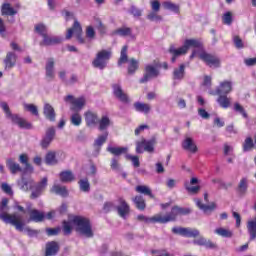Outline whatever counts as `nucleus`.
I'll list each match as a JSON object with an SVG mask.
<instances>
[{
    "label": "nucleus",
    "instance_id": "f257e3e1",
    "mask_svg": "<svg viewBox=\"0 0 256 256\" xmlns=\"http://www.w3.org/2000/svg\"><path fill=\"white\" fill-rule=\"evenodd\" d=\"M73 225L76 227V232L79 233V235L87 237V239H91V237H93V228L91 227V221H89L88 218L83 216H74L72 218V222L63 221L62 229L64 235H71Z\"/></svg>",
    "mask_w": 256,
    "mask_h": 256
},
{
    "label": "nucleus",
    "instance_id": "f03ea898",
    "mask_svg": "<svg viewBox=\"0 0 256 256\" xmlns=\"http://www.w3.org/2000/svg\"><path fill=\"white\" fill-rule=\"evenodd\" d=\"M9 199L3 198L0 202V219L8 225H13L17 231H23L25 220L21 214H9Z\"/></svg>",
    "mask_w": 256,
    "mask_h": 256
},
{
    "label": "nucleus",
    "instance_id": "7ed1b4c3",
    "mask_svg": "<svg viewBox=\"0 0 256 256\" xmlns=\"http://www.w3.org/2000/svg\"><path fill=\"white\" fill-rule=\"evenodd\" d=\"M0 107L4 111L6 118L10 119L14 125H18L20 129H32L33 126L25 118L18 114L11 113V109H9V104H7V102H0Z\"/></svg>",
    "mask_w": 256,
    "mask_h": 256
},
{
    "label": "nucleus",
    "instance_id": "20e7f679",
    "mask_svg": "<svg viewBox=\"0 0 256 256\" xmlns=\"http://www.w3.org/2000/svg\"><path fill=\"white\" fill-rule=\"evenodd\" d=\"M112 52L111 50H101L96 54V57L92 61V66L95 69H100L103 71L105 67H107V63H109V59H111Z\"/></svg>",
    "mask_w": 256,
    "mask_h": 256
},
{
    "label": "nucleus",
    "instance_id": "39448f33",
    "mask_svg": "<svg viewBox=\"0 0 256 256\" xmlns=\"http://www.w3.org/2000/svg\"><path fill=\"white\" fill-rule=\"evenodd\" d=\"M191 214V208H183L180 206H174L172 207L171 211L166 214L165 216H162L163 223H171V221H177V217L181 215H189Z\"/></svg>",
    "mask_w": 256,
    "mask_h": 256
},
{
    "label": "nucleus",
    "instance_id": "423d86ee",
    "mask_svg": "<svg viewBox=\"0 0 256 256\" xmlns=\"http://www.w3.org/2000/svg\"><path fill=\"white\" fill-rule=\"evenodd\" d=\"M64 101L66 103H70L71 106V111H75L76 113H79L84 107L87 101L85 100V97H79V98H74L73 95H67L64 98Z\"/></svg>",
    "mask_w": 256,
    "mask_h": 256
},
{
    "label": "nucleus",
    "instance_id": "0eeeda50",
    "mask_svg": "<svg viewBox=\"0 0 256 256\" xmlns=\"http://www.w3.org/2000/svg\"><path fill=\"white\" fill-rule=\"evenodd\" d=\"M47 177H44L40 182L32 184L31 188V199H38V197H41L43 195V191L47 189Z\"/></svg>",
    "mask_w": 256,
    "mask_h": 256
},
{
    "label": "nucleus",
    "instance_id": "6e6552de",
    "mask_svg": "<svg viewBox=\"0 0 256 256\" xmlns=\"http://www.w3.org/2000/svg\"><path fill=\"white\" fill-rule=\"evenodd\" d=\"M81 33H83V28H81V24H79L78 21H75L73 27L68 29V32L66 34V39H71V37H73V34H74L76 35L78 42L81 45H83V43H85V39L81 37Z\"/></svg>",
    "mask_w": 256,
    "mask_h": 256
},
{
    "label": "nucleus",
    "instance_id": "1a4fd4ad",
    "mask_svg": "<svg viewBox=\"0 0 256 256\" xmlns=\"http://www.w3.org/2000/svg\"><path fill=\"white\" fill-rule=\"evenodd\" d=\"M45 77L48 82L55 81V58H48L46 60Z\"/></svg>",
    "mask_w": 256,
    "mask_h": 256
},
{
    "label": "nucleus",
    "instance_id": "9d476101",
    "mask_svg": "<svg viewBox=\"0 0 256 256\" xmlns=\"http://www.w3.org/2000/svg\"><path fill=\"white\" fill-rule=\"evenodd\" d=\"M172 233L181 235L182 237H199V230L193 228L174 227Z\"/></svg>",
    "mask_w": 256,
    "mask_h": 256
},
{
    "label": "nucleus",
    "instance_id": "9b49d317",
    "mask_svg": "<svg viewBox=\"0 0 256 256\" xmlns=\"http://www.w3.org/2000/svg\"><path fill=\"white\" fill-rule=\"evenodd\" d=\"M200 59H202V61H204L208 67H220L221 65V60H219V57L207 52L201 53Z\"/></svg>",
    "mask_w": 256,
    "mask_h": 256
},
{
    "label": "nucleus",
    "instance_id": "f8f14e48",
    "mask_svg": "<svg viewBox=\"0 0 256 256\" xmlns=\"http://www.w3.org/2000/svg\"><path fill=\"white\" fill-rule=\"evenodd\" d=\"M116 211L122 219H127V215L131 212V207L127 204V201L123 198L118 199V205L116 206Z\"/></svg>",
    "mask_w": 256,
    "mask_h": 256
},
{
    "label": "nucleus",
    "instance_id": "ddd939ff",
    "mask_svg": "<svg viewBox=\"0 0 256 256\" xmlns=\"http://www.w3.org/2000/svg\"><path fill=\"white\" fill-rule=\"evenodd\" d=\"M201 47V41L197 39H186L184 41V48L186 49V52H188L189 49H193L190 59L195 58V55H197V49H201Z\"/></svg>",
    "mask_w": 256,
    "mask_h": 256
},
{
    "label": "nucleus",
    "instance_id": "4468645a",
    "mask_svg": "<svg viewBox=\"0 0 256 256\" xmlns=\"http://www.w3.org/2000/svg\"><path fill=\"white\" fill-rule=\"evenodd\" d=\"M155 77H159V70L151 64L146 65L145 73L144 76L140 79V83H147V81Z\"/></svg>",
    "mask_w": 256,
    "mask_h": 256
},
{
    "label": "nucleus",
    "instance_id": "2eb2a0df",
    "mask_svg": "<svg viewBox=\"0 0 256 256\" xmlns=\"http://www.w3.org/2000/svg\"><path fill=\"white\" fill-rule=\"evenodd\" d=\"M53 139H55V128L51 127L46 130V134L40 142L42 149H48L49 145L53 142Z\"/></svg>",
    "mask_w": 256,
    "mask_h": 256
},
{
    "label": "nucleus",
    "instance_id": "dca6fc26",
    "mask_svg": "<svg viewBox=\"0 0 256 256\" xmlns=\"http://www.w3.org/2000/svg\"><path fill=\"white\" fill-rule=\"evenodd\" d=\"M233 91V82L224 80L220 82L219 86L216 89L217 95H229Z\"/></svg>",
    "mask_w": 256,
    "mask_h": 256
},
{
    "label": "nucleus",
    "instance_id": "f3484780",
    "mask_svg": "<svg viewBox=\"0 0 256 256\" xmlns=\"http://www.w3.org/2000/svg\"><path fill=\"white\" fill-rule=\"evenodd\" d=\"M168 53H170L172 56L171 63H175L178 57H181V55H186L187 50L185 49V46L176 48L173 44H171L168 49Z\"/></svg>",
    "mask_w": 256,
    "mask_h": 256
},
{
    "label": "nucleus",
    "instance_id": "a211bd4d",
    "mask_svg": "<svg viewBox=\"0 0 256 256\" xmlns=\"http://www.w3.org/2000/svg\"><path fill=\"white\" fill-rule=\"evenodd\" d=\"M113 95L116 99H119L121 103H129V96L125 92H123V88L119 84L112 85Z\"/></svg>",
    "mask_w": 256,
    "mask_h": 256
},
{
    "label": "nucleus",
    "instance_id": "6ab92c4d",
    "mask_svg": "<svg viewBox=\"0 0 256 256\" xmlns=\"http://www.w3.org/2000/svg\"><path fill=\"white\" fill-rule=\"evenodd\" d=\"M84 117L87 127H95L99 123V115L96 112L88 110L84 113Z\"/></svg>",
    "mask_w": 256,
    "mask_h": 256
},
{
    "label": "nucleus",
    "instance_id": "aec40b11",
    "mask_svg": "<svg viewBox=\"0 0 256 256\" xmlns=\"http://www.w3.org/2000/svg\"><path fill=\"white\" fill-rule=\"evenodd\" d=\"M138 221H144V223H160L164 225L163 222V214L159 213L152 217H147L145 215H138L137 216Z\"/></svg>",
    "mask_w": 256,
    "mask_h": 256
},
{
    "label": "nucleus",
    "instance_id": "412c9836",
    "mask_svg": "<svg viewBox=\"0 0 256 256\" xmlns=\"http://www.w3.org/2000/svg\"><path fill=\"white\" fill-rule=\"evenodd\" d=\"M3 62L6 71L13 69L17 63V54L14 52H8Z\"/></svg>",
    "mask_w": 256,
    "mask_h": 256
},
{
    "label": "nucleus",
    "instance_id": "4be33fe9",
    "mask_svg": "<svg viewBox=\"0 0 256 256\" xmlns=\"http://www.w3.org/2000/svg\"><path fill=\"white\" fill-rule=\"evenodd\" d=\"M6 167L9 169L12 175H17V173H23V168L21 165L13 160V158H8L6 160Z\"/></svg>",
    "mask_w": 256,
    "mask_h": 256
},
{
    "label": "nucleus",
    "instance_id": "5701e85b",
    "mask_svg": "<svg viewBox=\"0 0 256 256\" xmlns=\"http://www.w3.org/2000/svg\"><path fill=\"white\" fill-rule=\"evenodd\" d=\"M62 41H63V38L61 36L46 35V37L43 38V41L40 43V45L51 47L53 45H59V43H62Z\"/></svg>",
    "mask_w": 256,
    "mask_h": 256
},
{
    "label": "nucleus",
    "instance_id": "b1692460",
    "mask_svg": "<svg viewBox=\"0 0 256 256\" xmlns=\"http://www.w3.org/2000/svg\"><path fill=\"white\" fill-rule=\"evenodd\" d=\"M194 245H199L200 247H206V249H216L217 245L211 240H207L205 237H199L193 241Z\"/></svg>",
    "mask_w": 256,
    "mask_h": 256
},
{
    "label": "nucleus",
    "instance_id": "393cba45",
    "mask_svg": "<svg viewBox=\"0 0 256 256\" xmlns=\"http://www.w3.org/2000/svg\"><path fill=\"white\" fill-rule=\"evenodd\" d=\"M59 253V244L55 241L48 242L46 244L45 256H54Z\"/></svg>",
    "mask_w": 256,
    "mask_h": 256
},
{
    "label": "nucleus",
    "instance_id": "a878e982",
    "mask_svg": "<svg viewBox=\"0 0 256 256\" xmlns=\"http://www.w3.org/2000/svg\"><path fill=\"white\" fill-rule=\"evenodd\" d=\"M113 125V122L111 121V118H109L107 115H103L100 120H98V129L99 131H106V129H109Z\"/></svg>",
    "mask_w": 256,
    "mask_h": 256
},
{
    "label": "nucleus",
    "instance_id": "bb28decb",
    "mask_svg": "<svg viewBox=\"0 0 256 256\" xmlns=\"http://www.w3.org/2000/svg\"><path fill=\"white\" fill-rule=\"evenodd\" d=\"M43 113L46 119H48V121H55V117H56L55 109L53 108V106H51V104L49 103L44 104Z\"/></svg>",
    "mask_w": 256,
    "mask_h": 256
},
{
    "label": "nucleus",
    "instance_id": "cd10ccee",
    "mask_svg": "<svg viewBox=\"0 0 256 256\" xmlns=\"http://www.w3.org/2000/svg\"><path fill=\"white\" fill-rule=\"evenodd\" d=\"M182 148L185 151H189L190 153H195L197 151V145L195 144V142H193L192 138H186L182 142Z\"/></svg>",
    "mask_w": 256,
    "mask_h": 256
},
{
    "label": "nucleus",
    "instance_id": "c85d7f7f",
    "mask_svg": "<svg viewBox=\"0 0 256 256\" xmlns=\"http://www.w3.org/2000/svg\"><path fill=\"white\" fill-rule=\"evenodd\" d=\"M196 205L198 208H200L201 211H204V213H209V211H215L217 209V204L215 202L207 204H202L201 200L196 199Z\"/></svg>",
    "mask_w": 256,
    "mask_h": 256
},
{
    "label": "nucleus",
    "instance_id": "c756f323",
    "mask_svg": "<svg viewBox=\"0 0 256 256\" xmlns=\"http://www.w3.org/2000/svg\"><path fill=\"white\" fill-rule=\"evenodd\" d=\"M185 78V64H181L178 68H174L173 79L174 81H183Z\"/></svg>",
    "mask_w": 256,
    "mask_h": 256
},
{
    "label": "nucleus",
    "instance_id": "7c9ffc66",
    "mask_svg": "<svg viewBox=\"0 0 256 256\" xmlns=\"http://www.w3.org/2000/svg\"><path fill=\"white\" fill-rule=\"evenodd\" d=\"M45 219V214L39 210H31L30 218L28 221H34V223H41Z\"/></svg>",
    "mask_w": 256,
    "mask_h": 256
},
{
    "label": "nucleus",
    "instance_id": "2f4dec72",
    "mask_svg": "<svg viewBox=\"0 0 256 256\" xmlns=\"http://www.w3.org/2000/svg\"><path fill=\"white\" fill-rule=\"evenodd\" d=\"M17 183L21 191H29L32 189L35 182H33V180H27L22 176L21 180H18Z\"/></svg>",
    "mask_w": 256,
    "mask_h": 256
},
{
    "label": "nucleus",
    "instance_id": "473e14b6",
    "mask_svg": "<svg viewBox=\"0 0 256 256\" xmlns=\"http://www.w3.org/2000/svg\"><path fill=\"white\" fill-rule=\"evenodd\" d=\"M220 96L217 99L218 105L222 107V109H229L231 107V98L227 97L225 94H219Z\"/></svg>",
    "mask_w": 256,
    "mask_h": 256
},
{
    "label": "nucleus",
    "instance_id": "72a5a7b5",
    "mask_svg": "<svg viewBox=\"0 0 256 256\" xmlns=\"http://www.w3.org/2000/svg\"><path fill=\"white\" fill-rule=\"evenodd\" d=\"M1 14L8 15L9 17H13L14 15H17V10L11 7V4L4 3L1 7Z\"/></svg>",
    "mask_w": 256,
    "mask_h": 256
},
{
    "label": "nucleus",
    "instance_id": "f704fd0d",
    "mask_svg": "<svg viewBox=\"0 0 256 256\" xmlns=\"http://www.w3.org/2000/svg\"><path fill=\"white\" fill-rule=\"evenodd\" d=\"M134 109L138 113H144L145 115H147V113H149V111H151V106L149 104H145L142 102H135Z\"/></svg>",
    "mask_w": 256,
    "mask_h": 256
},
{
    "label": "nucleus",
    "instance_id": "c9c22d12",
    "mask_svg": "<svg viewBox=\"0 0 256 256\" xmlns=\"http://www.w3.org/2000/svg\"><path fill=\"white\" fill-rule=\"evenodd\" d=\"M51 192L60 195V197H67L69 195V191H67L65 186L57 184L52 187Z\"/></svg>",
    "mask_w": 256,
    "mask_h": 256
},
{
    "label": "nucleus",
    "instance_id": "e433bc0d",
    "mask_svg": "<svg viewBox=\"0 0 256 256\" xmlns=\"http://www.w3.org/2000/svg\"><path fill=\"white\" fill-rule=\"evenodd\" d=\"M248 188L249 180H247V178H242L238 184L237 192L239 193V195H245Z\"/></svg>",
    "mask_w": 256,
    "mask_h": 256
},
{
    "label": "nucleus",
    "instance_id": "4c0bfd02",
    "mask_svg": "<svg viewBox=\"0 0 256 256\" xmlns=\"http://www.w3.org/2000/svg\"><path fill=\"white\" fill-rule=\"evenodd\" d=\"M107 151H108V153H111L112 155L119 157V155H123V153H127L128 148L127 147L108 146Z\"/></svg>",
    "mask_w": 256,
    "mask_h": 256
},
{
    "label": "nucleus",
    "instance_id": "58836bf2",
    "mask_svg": "<svg viewBox=\"0 0 256 256\" xmlns=\"http://www.w3.org/2000/svg\"><path fill=\"white\" fill-rule=\"evenodd\" d=\"M60 181L62 183H71V181H75V175L71 171H63L60 173Z\"/></svg>",
    "mask_w": 256,
    "mask_h": 256
},
{
    "label": "nucleus",
    "instance_id": "ea45409f",
    "mask_svg": "<svg viewBox=\"0 0 256 256\" xmlns=\"http://www.w3.org/2000/svg\"><path fill=\"white\" fill-rule=\"evenodd\" d=\"M45 163L46 165H57L58 161H57V154L55 153V151L47 152L45 156Z\"/></svg>",
    "mask_w": 256,
    "mask_h": 256
},
{
    "label": "nucleus",
    "instance_id": "a19ab883",
    "mask_svg": "<svg viewBox=\"0 0 256 256\" xmlns=\"http://www.w3.org/2000/svg\"><path fill=\"white\" fill-rule=\"evenodd\" d=\"M127 45L123 46L120 52V58L118 60V66L121 67L124 63H128L129 57L127 56Z\"/></svg>",
    "mask_w": 256,
    "mask_h": 256
},
{
    "label": "nucleus",
    "instance_id": "79ce46f5",
    "mask_svg": "<svg viewBox=\"0 0 256 256\" xmlns=\"http://www.w3.org/2000/svg\"><path fill=\"white\" fill-rule=\"evenodd\" d=\"M133 203L136 205V208L139 209L140 211H145V199H143V196H135L132 199Z\"/></svg>",
    "mask_w": 256,
    "mask_h": 256
},
{
    "label": "nucleus",
    "instance_id": "37998d69",
    "mask_svg": "<svg viewBox=\"0 0 256 256\" xmlns=\"http://www.w3.org/2000/svg\"><path fill=\"white\" fill-rule=\"evenodd\" d=\"M139 69V62L135 58H131L128 61V73L129 75H134V73Z\"/></svg>",
    "mask_w": 256,
    "mask_h": 256
},
{
    "label": "nucleus",
    "instance_id": "c03bdc74",
    "mask_svg": "<svg viewBox=\"0 0 256 256\" xmlns=\"http://www.w3.org/2000/svg\"><path fill=\"white\" fill-rule=\"evenodd\" d=\"M162 7L164 9H166L167 11H172L173 13H179V5H177L171 1L163 2Z\"/></svg>",
    "mask_w": 256,
    "mask_h": 256
},
{
    "label": "nucleus",
    "instance_id": "a18cd8bd",
    "mask_svg": "<svg viewBox=\"0 0 256 256\" xmlns=\"http://www.w3.org/2000/svg\"><path fill=\"white\" fill-rule=\"evenodd\" d=\"M137 193H141L142 195H148V197H153V192H151V188L146 185H138L136 186Z\"/></svg>",
    "mask_w": 256,
    "mask_h": 256
},
{
    "label": "nucleus",
    "instance_id": "49530a36",
    "mask_svg": "<svg viewBox=\"0 0 256 256\" xmlns=\"http://www.w3.org/2000/svg\"><path fill=\"white\" fill-rule=\"evenodd\" d=\"M215 233L216 235H219L220 237H224L226 239H231V237H233V232L225 228H218L215 230Z\"/></svg>",
    "mask_w": 256,
    "mask_h": 256
},
{
    "label": "nucleus",
    "instance_id": "de8ad7c7",
    "mask_svg": "<svg viewBox=\"0 0 256 256\" xmlns=\"http://www.w3.org/2000/svg\"><path fill=\"white\" fill-rule=\"evenodd\" d=\"M70 122L74 125V127H79L81 123H83V119L81 118L80 113H74L70 117Z\"/></svg>",
    "mask_w": 256,
    "mask_h": 256
},
{
    "label": "nucleus",
    "instance_id": "09e8293b",
    "mask_svg": "<svg viewBox=\"0 0 256 256\" xmlns=\"http://www.w3.org/2000/svg\"><path fill=\"white\" fill-rule=\"evenodd\" d=\"M78 183L80 191H83L84 193H89V191H91V184H89V180L81 179Z\"/></svg>",
    "mask_w": 256,
    "mask_h": 256
},
{
    "label": "nucleus",
    "instance_id": "8fccbe9b",
    "mask_svg": "<svg viewBox=\"0 0 256 256\" xmlns=\"http://www.w3.org/2000/svg\"><path fill=\"white\" fill-rule=\"evenodd\" d=\"M184 187L188 193H191L192 195H197L199 191L201 190V186H190L189 181H186L184 183Z\"/></svg>",
    "mask_w": 256,
    "mask_h": 256
},
{
    "label": "nucleus",
    "instance_id": "3c124183",
    "mask_svg": "<svg viewBox=\"0 0 256 256\" xmlns=\"http://www.w3.org/2000/svg\"><path fill=\"white\" fill-rule=\"evenodd\" d=\"M253 147H255V144L253 143V138L247 137L243 143V151L247 153V151H251Z\"/></svg>",
    "mask_w": 256,
    "mask_h": 256
},
{
    "label": "nucleus",
    "instance_id": "603ef678",
    "mask_svg": "<svg viewBox=\"0 0 256 256\" xmlns=\"http://www.w3.org/2000/svg\"><path fill=\"white\" fill-rule=\"evenodd\" d=\"M107 137H109L108 132H105L104 134L98 136V138L94 142V147H102L105 141H107Z\"/></svg>",
    "mask_w": 256,
    "mask_h": 256
},
{
    "label": "nucleus",
    "instance_id": "864d4df0",
    "mask_svg": "<svg viewBox=\"0 0 256 256\" xmlns=\"http://www.w3.org/2000/svg\"><path fill=\"white\" fill-rule=\"evenodd\" d=\"M23 107L26 111H29V113H31L32 115H35V117L39 116V110L37 109V106H35L34 104L24 103Z\"/></svg>",
    "mask_w": 256,
    "mask_h": 256
},
{
    "label": "nucleus",
    "instance_id": "5fc2aeb1",
    "mask_svg": "<svg viewBox=\"0 0 256 256\" xmlns=\"http://www.w3.org/2000/svg\"><path fill=\"white\" fill-rule=\"evenodd\" d=\"M234 111L235 113H239V115H242V117L244 119H247L248 115H247V111H245V108L243 106H241V104H239L238 102L234 103Z\"/></svg>",
    "mask_w": 256,
    "mask_h": 256
},
{
    "label": "nucleus",
    "instance_id": "6e6d98bb",
    "mask_svg": "<svg viewBox=\"0 0 256 256\" xmlns=\"http://www.w3.org/2000/svg\"><path fill=\"white\" fill-rule=\"evenodd\" d=\"M116 35H120V37H129L131 35L132 31L129 27H122L115 31Z\"/></svg>",
    "mask_w": 256,
    "mask_h": 256
},
{
    "label": "nucleus",
    "instance_id": "4d7b16f0",
    "mask_svg": "<svg viewBox=\"0 0 256 256\" xmlns=\"http://www.w3.org/2000/svg\"><path fill=\"white\" fill-rule=\"evenodd\" d=\"M35 31H36V33L41 35V37H43V39L47 36V26H45L44 24L36 25Z\"/></svg>",
    "mask_w": 256,
    "mask_h": 256
},
{
    "label": "nucleus",
    "instance_id": "13d9d810",
    "mask_svg": "<svg viewBox=\"0 0 256 256\" xmlns=\"http://www.w3.org/2000/svg\"><path fill=\"white\" fill-rule=\"evenodd\" d=\"M154 146H155L154 140H150V141L144 140V151H147L148 153H153L155 149Z\"/></svg>",
    "mask_w": 256,
    "mask_h": 256
},
{
    "label": "nucleus",
    "instance_id": "bf43d9fd",
    "mask_svg": "<svg viewBox=\"0 0 256 256\" xmlns=\"http://www.w3.org/2000/svg\"><path fill=\"white\" fill-rule=\"evenodd\" d=\"M222 21L224 25H231L233 23V14L231 12L224 13Z\"/></svg>",
    "mask_w": 256,
    "mask_h": 256
},
{
    "label": "nucleus",
    "instance_id": "052dcab7",
    "mask_svg": "<svg viewBox=\"0 0 256 256\" xmlns=\"http://www.w3.org/2000/svg\"><path fill=\"white\" fill-rule=\"evenodd\" d=\"M153 253L155 256H175V253L169 252L167 249L155 250Z\"/></svg>",
    "mask_w": 256,
    "mask_h": 256
},
{
    "label": "nucleus",
    "instance_id": "680f3d73",
    "mask_svg": "<svg viewBox=\"0 0 256 256\" xmlns=\"http://www.w3.org/2000/svg\"><path fill=\"white\" fill-rule=\"evenodd\" d=\"M125 157L129 161H132L133 167H139L141 165V163L139 162V157L133 156L131 154H126Z\"/></svg>",
    "mask_w": 256,
    "mask_h": 256
},
{
    "label": "nucleus",
    "instance_id": "e2e57ef3",
    "mask_svg": "<svg viewBox=\"0 0 256 256\" xmlns=\"http://www.w3.org/2000/svg\"><path fill=\"white\" fill-rule=\"evenodd\" d=\"M233 43H234L236 49H243V47H245L243 40L239 36L233 37Z\"/></svg>",
    "mask_w": 256,
    "mask_h": 256
},
{
    "label": "nucleus",
    "instance_id": "0e129e2a",
    "mask_svg": "<svg viewBox=\"0 0 256 256\" xmlns=\"http://www.w3.org/2000/svg\"><path fill=\"white\" fill-rule=\"evenodd\" d=\"M151 9L154 11V13H159V10L161 9V2L159 0H152L150 1Z\"/></svg>",
    "mask_w": 256,
    "mask_h": 256
},
{
    "label": "nucleus",
    "instance_id": "69168bd1",
    "mask_svg": "<svg viewBox=\"0 0 256 256\" xmlns=\"http://www.w3.org/2000/svg\"><path fill=\"white\" fill-rule=\"evenodd\" d=\"M104 211L106 213H109V211H115L117 210V206L113 202H106L103 207Z\"/></svg>",
    "mask_w": 256,
    "mask_h": 256
},
{
    "label": "nucleus",
    "instance_id": "338daca9",
    "mask_svg": "<svg viewBox=\"0 0 256 256\" xmlns=\"http://www.w3.org/2000/svg\"><path fill=\"white\" fill-rule=\"evenodd\" d=\"M86 37L87 39H90V41L95 39V29L93 28V26H88L86 28Z\"/></svg>",
    "mask_w": 256,
    "mask_h": 256
},
{
    "label": "nucleus",
    "instance_id": "774afa93",
    "mask_svg": "<svg viewBox=\"0 0 256 256\" xmlns=\"http://www.w3.org/2000/svg\"><path fill=\"white\" fill-rule=\"evenodd\" d=\"M244 64L246 65V67H255L256 57H254V58H245L244 59Z\"/></svg>",
    "mask_w": 256,
    "mask_h": 256
}]
</instances>
